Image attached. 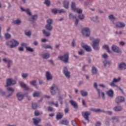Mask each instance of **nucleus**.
<instances>
[{"label": "nucleus", "mask_w": 126, "mask_h": 126, "mask_svg": "<svg viewBox=\"0 0 126 126\" xmlns=\"http://www.w3.org/2000/svg\"><path fill=\"white\" fill-rule=\"evenodd\" d=\"M91 111H92L93 112H94V113H98L99 112H101L102 113H107L108 114V115H112L113 113L112 111H105L104 110H101L100 109H94V108H91Z\"/></svg>", "instance_id": "nucleus-8"}, {"label": "nucleus", "mask_w": 126, "mask_h": 126, "mask_svg": "<svg viewBox=\"0 0 126 126\" xmlns=\"http://www.w3.org/2000/svg\"><path fill=\"white\" fill-rule=\"evenodd\" d=\"M103 63H104V66H106L107 64H109V65H110L111 64V62L107 61H103Z\"/></svg>", "instance_id": "nucleus-43"}, {"label": "nucleus", "mask_w": 126, "mask_h": 126, "mask_svg": "<svg viewBox=\"0 0 126 126\" xmlns=\"http://www.w3.org/2000/svg\"><path fill=\"white\" fill-rule=\"evenodd\" d=\"M121 80V77H119L118 78H114L113 79V81L110 83V86L112 87H115L116 85H115V82H119Z\"/></svg>", "instance_id": "nucleus-16"}, {"label": "nucleus", "mask_w": 126, "mask_h": 126, "mask_svg": "<svg viewBox=\"0 0 126 126\" xmlns=\"http://www.w3.org/2000/svg\"><path fill=\"white\" fill-rule=\"evenodd\" d=\"M48 105H54V106H56L57 108L59 107V104H58V102L56 103H54V101H48Z\"/></svg>", "instance_id": "nucleus-33"}, {"label": "nucleus", "mask_w": 126, "mask_h": 126, "mask_svg": "<svg viewBox=\"0 0 126 126\" xmlns=\"http://www.w3.org/2000/svg\"><path fill=\"white\" fill-rule=\"evenodd\" d=\"M7 91H10V92H14V89L11 88H7Z\"/></svg>", "instance_id": "nucleus-52"}, {"label": "nucleus", "mask_w": 126, "mask_h": 126, "mask_svg": "<svg viewBox=\"0 0 126 126\" xmlns=\"http://www.w3.org/2000/svg\"><path fill=\"white\" fill-rule=\"evenodd\" d=\"M107 94L109 97H113L114 96V92L112 90H109L107 92Z\"/></svg>", "instance_id": "nucleus-25"}, {"label": "nucleus", "mask_w": 126, "mask_h": 126, "mask_svg": "<svg viewBox=\"0 0 126 126\" xmlns=\"http://www.w3.org/2000/svg\"><path fill=\"white\" fill-rule=\"evenodd\" d=\"M50 90L52 95H55L56 93H60V90H59L58 87L55 85H53V86L50 88Z\"/></svg>", "instance_id": "nucleus-4"}, {"label": "nucleus", "mask_w": 126, "mask_h": 126, "mask_svg": "<svg viewBox=\"0 0 126 126\" xmlns=\"http://www.w3.org/2000/svg\"><path fill=\"white\" fill-rule=\"evenodd\" d=\"M16 81L11 78L10 79H7V82H6V85L5 86L6 87L7 86H10V85H14V84H16Z\"/></svg>", "instance_id": "nucleus-9"}, {"label": "nucleus", "mask_w": 126, "mask_h": 126, "mask_svg": "<svg viewBox=\"0 0 126 126\" xmlns=\"http://www.w3.org/2000/svg\"><path fill=\"white\" fill-rule=\"evenodd\" d=\"M116 27H119L120 28H123V27H125L126 25L124 23L122 22H118L116 25Z\"/></svg>", "instance_id": "nucleus-19"}, {"label": "nucleus", "mask_w": 126, "mask_h": 126, "mask_svg": "<svg viewBox=\"0 0 126 126\" xmlns=\"http://www.w3.org/2000/svg\"><path fill=\"white\" fill-rule=\"evenodd\" d=\"M41 56L42 57L43 59H45L46 60H47V59H49V58H50V54L45 53L41 55Z\"/></svg>", "instance_id": "nucleus-31"}, {"label": "nucleus", "mask_w": 126, "mask_h": 126, "mask_svg": "<svg viewBox=\"0 0 126 126\" xmlns=\"http://www.w3.org/2000/svg\"><path fill=\"white\" fill-rule=\"evenodd\" d=\"M113 110L115 112H121V111H122V107H121V106H115L113 108Z\"/></svg>", "instance_id": "nucleus-28"}, {"label": "nucleus", "mask_w": 126, "mask_h": 126, "mask_svg": "<svg viewBox=\"0 0 126 126\" xmlns=\"http://www.w3.org/2000/svg\"><path fill=\"white\" fill-rule=\"evenodd\" d=\"M5 37L6 39H9L10 38V34L9 33L5 34Z\"/></svg>", "instance_id": "nucleus-53"}, {"label": "nucleus", "mask_w": 126, "mask_h": 126, "mask_svg": "<svg viewBox=\"0 0 126 126\" xmlns=\"http://www.w3.org/2000/svg\"><path fill=\"white\" fill-rule=\"evenodd\" d=\"M81 46L82 48L85 49L87 52H91V51H92V50L91 49V47L86 45H84V43H81Z\"/></svg>", "instance_id": "nucleus-14"}, {"label": "nucleus", "mask_w": 126, "mask_h": 126, "mask_svg": "<svg viewBox=\"0 0 126 126\" xmlns=\"http://www.w3.org/2000/svg\"><path fill=\"white\" fill-rule=\"evenodd\" d=\"M69 123V122H68V121L66 120H63L60 122V124L61 125H64V126H68Z\"/></svg>", "instance_id": "nucleus-26"}, {"label": "nucleus", "mask_w": 126, "mask_h": 126, "mask_svg": "<svg viewBox=\"0 0 126 126\" xmlns=\"http://www.w3.org/2000/svg\"><path fill=\"white\" fill-rule=\"evenodd\" d=\"M112 50L113 51V52H115V53H120L121 52V50H120V48L119 47H117L116 45H113L112 47Z\"/></svg>", "instance_id": "nucleus-17"}, {"label": "nucleus", "mask_w": 126, "mask_h": 126, "mask_svg": "<svg viewBox=\"0 0 126 126\" xmlns=\"http://www.w3.org/2000/svg\"><path fill=\"white\" fill-rule=\"evenodd\" d=\"M40 96V93L39 92H34L33 94V97H39Z\"/></svg>", "instance_id": "nucleus-44"}, {"label": "nucleus", "mask_w": 126, "mask_h": 126, "mask_svg": "<svg viewBox=\"0 0 126 126\" xmlns=\"http://www.w3.org/2000/svg\"><path fill=\"white\" fill-rule=\"evenodd\" d=\"M82 115L83 118L86 120V121H88V123H89V116H90V113L89 111L86 112H82Z\"/></svg>", "instance_id": "nucleus-10"}, {"label": "nucleus", "mask_w": 126, "mask_h": 126, "mask_svg": "<svg viewBox=\"0 0 126 126\" xmlns=\"http://www.w3.org/2000/svg\"><path fill=\"white\" fill-rule=\"evenodd\" d=\"M71 7L72 10H73L75 12H77V13H82V10H81V9H79L75 7V3H74V2H72Z\"/></svg>", "instance_id": "nucleus-6"}, {"label": "nucleus", "mask_w": 126, "mask_h": 126, "mask_svg": "<svg viewBox=\"0 0 126 126\" xmlns=\"http://www.w3.org/2000/svg\"><path fill=\"white\" fill-rule=\"evenodd\" d=\"M94 88H95L96 89L97 93H98L99 96H100V95H101V92H100V90H99L97 88V83H94Z\"/></svg>", "instance_id": "nucleus-34"}, {"label": "nucleus", "mask_w": 126, "mask_h": 126, "mask_svg": "<svg viewBox=\"0 0 126 126\" xmlns=\"http://www.w3.org/2000/svg\"><path fill=\"white\" fill-rule=\"evenodd\" d=\"M92 73H93V74H95L97 73V69H96L95 67L93 66L92 67Z\"/></svg>", "instance_id": "nucleus-40"}, {"label": "nucleus", "mask_w": 126, "mask_h": 126, "mask_svg": "<svg viewBox=\"0 0 126 126\" xmlns=\"http://www.w3.org/2000/svg\"><path fill=\"white\" fill-rule=\"evenodd\" d=\"M20 85L21 87H22V88L25 89V90H29V87H27L26 84H24V83L20 82Z\"/></svg>", "instance_id": "nucleus-18"}, {"label": "nucleus", "mask_w": 126, "mask_h": 126, "mask_svg": "<svg viewBox=\"0 0 126 126\" xmlns=\"http://www.w3.org/2000/svg\"><path fill=\"white\" fill-rule=\"evenodd\" d=\"M63 72L64 74V75L67 77V78H69L70 77V72L68 71L67 70V68L66 67H64L63 69Z\"/></svg>", "instance_id": "nucleus-11"}, {"label": "nucleus", "mask_w": 126, "mask_h": 126, "mask_svg": "<svg viewBox=\"0 0 126 126\" xmlns=\"http://www.w3.org/2000/svg\"><path fill=\"white\" fill-rule=\"evenodd\" d=\"M71 123H72V126H77V123H76V121H75V120L72 121Z\"/></svg>", "instance_id": "nucleus-50"}, {"label": "nucleus", "mask_w": 126, "mask_h": 126, "mask_svg": "<svg viewBox=\"0 0 126 126\" xmlns=\"http://www.w3.org/2000/svg\"><path fill=\"white\" fill-rule=\"evenodd\" d=\"M84 54V51L83 50H81L80 52H78V54L80 56H82Z\"/></svg>", "instance_id": "nucleus-57"}, {"label": "nucleus", "mask_w": 126, "mask_h": 126, "mask_svg": "<svg viewBox=\"0 0 126 126\" xmlns=\"http://www.w3.org/2000/svg\"><path fill=\"white\" fill-rule=\"evenodd\" d=\"M13 23L16 25H19V24L21 23V21L19 19H17L16 20L14 21Z\"/></svg>", "instance_id": "nucleus-39"}, {"label": "nucleus", "mask_w": 126, "mask_h": 126, "mask_svg": "<svg viewBox=\"0 0 126 126\" xmlns=\"http://www.w3.org/2000/svg\"><path fill=\"white\" fill-rule=\"evenodd\" d=\"M22 76L24 78H26V77L28 76V74H27V73H23V74H22Z\"/></svg>", "instance_id": "nucleus-55"}, {"label": "nucleus", "mask_w": 126, "mask_h": 126, "mask_svg": "<svg viewBox=\"0 0 126 126\" xmlns=\"http://www.w3.org/2000/svg\"><path fill=\"white\" fill-rule=\"evenodd\" d=\"M63 113H58L57 114L56 119L57 120H61V119H62V118H63Z\"/></svg>", "instance_id": "nucleus-27"}, {"label": "nucleus", "mask_w": 126, "mask_h": 126, "mask_svg": "<svg viewBox=\"0 0 126 126\" xmlns=\"http://www.w3.org/2000/svg\"><path fill=\"white\" fill-rule=\"evenodd\" d=\"M42 32H43V34H45V35L46 37H49V36H50V35H51V33L50 32H46L45 30H43L42 31Z\"/></svg>", "instance_id": "nucleus-35"}, {"label": "nucleus", "mask_w": 126, "mask_h": 126, "mask_svg": "<svg viewBox=\"0 0 126 126\" xmlns=\"http://www.w3.org/2000/svg\"><path fill=\"white\" fill-rule=\"evenodd\" d=\"M69 103L71 104V105H72V106H73V107L75 109H76V108H77V103L76 102H75V101H74L72 100H70L69 101Z\"/></svg>", "instance_id": "nucleus-21"}, {"label": "nucleus", "mask_w": 126, "mask_h": 126, "mask_svg": "<svg viewBox=\"0 0 126 126\" xmlns=\"http://www.w3.org/2000/svg\"><path fill=\"white\" fill-rule=\"evenodd\" d=\"M112 120L113 121V123H116V122H118V121H119V119L116 117H113Z\"/></svg>", "instance_id": "nucleus-56"}, {"label": "nucleus", "mask_w": 126, "mask_h": 126, "mask_svg": "<svg viewBox=\"0 0 126 126\" xmlns=\"http://www.w3.org/2000/svg\"><path fill=\"white\" fill-rule=\"evenodd\" d=\"M32 120L33 121V124H34L35 126H37L38 124H39V123L41 122V119L39 118H37V119L33 118Z\"/></svg>", "instance_id": "nucleus-23"}, {"label": "nucleus", "mask_w": 126, "mask_h": 126, "mask_svg": "<svg viewBox=\"0 0 126 126\" xmlns=\"http://www.w3.org/2000/svg\"><path fill=\"white\" fill-rule=\"evenodd\" d=\"M22 47H27V44L23 43L21 44Z\"/></svg>", "instance_id": "nucleus-63"}, {"label": "nucleus", "mask_w": 126, "mask_h": 126, "mask_svg": "<svg viewBox=\"0 0 126 126\" xmlns=\"http://www.w3.org/2000/svg\"><path fill=\"white\" fill-rule=\"evenodd\" d=\"M78 18H79V19H84V15H83L82 14H80L78 16Z\"/></svg>", "instance_id": "nucleus-48"}, {"label": "nucleus", "mask_w": 126, "mask_h": 126, "mask_svg": "<svg viewBox=\"0 0 126 126\" xmlns=\"http://www.w3.org/2000/svg\"><path fill=\"white\" fill-rule=\"evenodd\" d=\"M75 19H76V21L75 22V25H77L78 24V19H77L76 17V18H75Z\"/></svg>", "instance_id": "nucleus-61"}, {"label": "nucleus", "mask_w": 126, "mask_h": 126, "mask_svg": "<svg viewBox=\"0 0 126 126\" xmlns=\"http://www.w3.org/2000/svg\"><path fill=\"white\" fill-rule=\"evenodd\" d=\"M49 112H53V108L51 107H48Z\"/></svg>", "instance_id": "nucleus-64"}, {"label": "nucleus", "mask_w": 126, "mask_h": 126, "mask_svg": "<svg viewBox=\"0 0 126 126\" xmlns=\"http://www.w3.org/2000/svg\"><path fill=\"white\" fill-rule=\"evenodd\" d=\"M103 48L105 50H106V51H107V52H108V53H109V54H111V51H110V49H109V46H108V45H104L103 46Z\"/></svg>", "instance_id": "nucleus-37"}, {"label": "nucleus", "mask_w": 126, "mask_h": 126, "mask_svg": "<svg viewBox=\"0 0 126 126\" xmlns=\"http://www.w3.org/2000/svg\"><path fill=\"white\" fill-rule=\"evenodd\" d=\"M81 33L83 36L89 37L90 36V30L88 28H83L82 29Z\"/></svg>", "instance_id": "nucleus-5"}, {"label": "nucleus", "mask_w": 126, "mask_h": 126, "mask_svg": "<svg viewBox=\"0 0 126 126\" xmlns=\"http://www.w3.org/2000/svg\"><path fill=\"white\" fill-rule=\"evenodd\" d=\"M21 9L22 11H26V13L28 15H31V12H30V11L29 10V9H27L26 10L24 9L23 8L21 7Z\"/></svg>", "instance_id": "nucleus-30"}, {"label": "nucleus", "mask_w": 126, "mask_h": 126, "mask_svg": "<svg viewBox=\"0 0 126 126\" xmlns=\"http://www.w3.org/2000/svg\"><path fill=\"white\" fill-rule=\"evenodd\" d=\"M34 115L35 116H39V115H40V112H39L38 111H35L34 112Z\"/></svg>", "instance_id": "nucleus-60"}, {"label": "nucleus", "mask_w": 126, "mask_h": 126, "mask_svg": "<svg viewBox=\"0 0 126 126\" xmlns=\"http://www.w3.org/2000/svg\"><path fill=\"white\" fill-rule=\"evenodd\" d=\"M52 11L54 14H57V13H62V12L64 13L65 11L64 9L58 10L57 9H53Z\"/></svg>", "instance_id": "nucleus-15"}, {"label": "nucleus", "mask_w": 126, "mask_h": 126, "mask_svg": "<svg viewBox=\"0 0 126 126\" xmlns=\"http://www.w3.org/2000/svg\"><path fill=\"white\" fill-rule=\"evenodd\" d=\"M125 101V97L123 96H118L115 99V102L117 104H119V103H121L122 102H124Z\"/></svg>", "instance_id": "nucleus-13"}, {"label": "nucleus", "mask_w": 126, "mask_h": 126, "mask_svg": "<svg viewBox=\"0 0 126 126\" xmlns=\"http://www.w3.org/2000/svg\"><path fill=\"white\" fill-rule=\"evenodd\" d=\"M102 57L103 58V59H107L108 58V55L107 54H104L102 55Z\"/></svg>", "instance_id": "nucleus-58"}, {"label": "nucleus", "mask_w": 126, "mask_h": 126, "mask_svg": "<svg viewBox=\"0 0 126 126\" xmlns=\"http://www.w3.org/2000/svg\"><path fill=\"white\" fill-rule=\"evenodd\" d=\"M69 56V54L68 52L65 53L64 55L59 56L58 57V59L60 60V61H63L64 63H67L68 62V57Z\"/></svg>", "instance_id": "nucleus-2"}, {"label": "nucleus", "mask_w": 126, "mask_h": 126, "mask_svg": "<svg viewBox=\"0 0 126 126\" xmlns=\"http://www.w3.org/2000/svg\"><path fill=\"white\" fill-rule=\"evenodd\" d=\"M37 103H34L32 104V108L33 110H35V109H37Z\"/></svg>", "instance_id": "nucleus-46"}, {"label": "nucleus", "mask_w": 126, "mask_h": 126, "mask_svg": "<svg viewBox=\"0 0 126 126\" xmlns=\"http://www.w3.org/2000/svg\"><path fill=\"white\" fill-rule=\"evenodd\" d=\"M30 84L33 85V86H36V81H32L30 82Z\"/></svg>", "instance_id": "nucleus-51"}, {"label": "nucleus", "mask_w": 126, "mask_h": 126, "mask_svg": "<svg viewBox=\"0 0 126 126\" xmlns=\"http://www.w3.org/2000/svg\"><path fill=\"white\" fill-rule=\"evenodd\" d=\"M92 20L93 21H94V22H97L98 20V17H93L91 18Z\"/></svg>", "instance_id": "nucleus-47"}, {"label": "nucleus", "mask_w": 126, "mask_h": 126, "mask_svg": "<svg viewBox=\"0 0 126 126\" xmlns=\"http://www.w3.org/2000/svg\"><path fill=\"white\" fill-rule=\"evenodd\" d=\"M43 47L44 49H51V50H53V48L50 45L44 44Z\"/></svg>", "instance_id": "nucleus-36"}, {"label": "nucleus", "mask_w": 126, "mask_h": 126, "mask_svg": "<svg viewBox=\"0 0 126 126\" xmlns=\"http://www.w3.org/2000/svg\"><path fill=\"white\" fill-rule=\"evenodd\" d=\"M69 4V2L66 0H64L63 3V5L65 8H68Z\"/></svg>", "instance_id": "nucleus-29"}, {"label": "nucleus", "mask_w": 126, "mask_h": 126, "mask_svg": "<svg viewBox=\"0 0 126 126\" xmlns=\"http://www.w3.org/2000/svg\"><path fill=\"white\" fill-rule=\"evenodd\" d=\"M19 44V43L17 41L14 39H12L10 41H8L6 42V46H10V48H11V49L17 47Z\"/></svg>", "instance_id": "nucleus-1"}, {"label": "nucleus", "mask_w": 126, "mask_h": 126, "mask_svg": "<svg viewBox=\"0 0 126 126\" xmlns=\"http://www.w3.org/2000/svg\"><path fill=\"white\" fill-rule=\"evenodd\" d=\"M119 67L121 69H126V64L125 63H121L119 64Z\"/></svg>", "instance_id": "nucleus-24"}, {"label": "nucleus", "mask_w": 126, "mask_h": 126, "mask_svg": "<svg viewBox=\"0 0 126 126\" xmlns=\"http://www.w3.org/2000/svg\"><path fill=\"white\" fill-rule=\"evenodd\" d=\"M3 61L5 62V63H7V67L8 68H9V67H10V64H11L12 63V61H10V60H6V59H3Z\"/></svg>", "instance_id": "nucleus-20"}, {"label": "nucleus", "mask_w": 126, "mask_h": 126, "mask_svg": "<svg viewBox=\"0 0 126 126\" xmlns=\"http://www.w3.org/2000/svg\"><path fill=\"white\" fill-rule=\"evenodd\" d=\"M99 43H100V39L97 38L93 41L92 47L94 50L98 51L99 50Z\"/></svg>", "instance_id": "nucleus-3"}, {"label": "nucleus", "mask_w": 126, "mask_h": 126, "mask_svg": "<svg viewBox=\"0 0 126 126\" xmlns=\"http://www.w3.org/2000/svg\"><path fill=\"white\" fill-rule=\"evenodd\" d=\"M27 51H28V52H31V53H33L34 50H33V49L30 48V47H27Z\"/></svg>", "instance_id": "nucleus-49"}, {"label": "nucleus", "mask_w": 126, "mask_h": 126, "mask_svg": "<svg viewBox=\"0 0 126 126\" xmlns=\"http://www.w3.org/2000/svg\"><path fill=\"white\" fill-rule=\"evenodd\" d=\"M47 24L45 26V28L47 29V30H49V31H51V30L53 29V27L51 26L52 23H53V20L51 19L47 20Z\"/></svg>", "instance_id": "nucleus-7"}, {"label": "nucleus", "mask_w": 126, "mask_h": 126, "mask_svg": "<svg viewBox=\"0 0 126 126\" xmlns=\"http://www.w3.org/2000/svg\"><path fill=\"white\" fill-rule=\"evenodd\" d=\"M69 17L70 19H74L76 18V16H74L72 14H69Z\"/></svg>", "instance_id": "nucleus-45"}, {"label": "nucleus", "mask_w": 126, "mask_h": 126, "mask_svg": "<svg viewBox=\"0 0 126 126\" xmlns=\"http://www.w3.org/2000/svg\"><path fill=\"white\" fill-rule=\"evenodd\" d=\"M108 17H109V19H110V20H113L115 19V18L114 17V15H109Z\"/></svg>", "instance_id": "nucleus-54"}, {"label": "nucleus", "mask_w": 126, "mask_h": 126, "mask_svg": "<svg viewBox=\"0 0 126 126\" xmlns=\"http://www.w3.org/2000/svg\"><path fill=\"white\" fill-rule=\"evenodd\" d=\"M24 96H26V94H23L22 93H18L17 94V97L19 101H21V100H23V98H24Z\"/></svg>", "instance_id": "nucleus-12"}, {"label": "nucleus", "mask_w": 126, "mask_h": 126, "mask_svg": "<svg viewBox=\"0 0 126 126\" xmlns=\"http://www.w3.org/2000/svg\"><path fill=\"white\" fill-rule=\"evenodd\" d=\"M46 79L47 80H50V79H52V78H53L52 75H51V73L49 71L46 72Z\"/></svg>", "instance_id": "nucleus-22"}, {"label": "nucleus", "mask_w": 126, "mask_h": 126, "mask_svg": "<svg viewBox=\"0 0 126 126\" xmlns=\"http://www.w3.org/2000/svg\"><path fill=\"white\" fill-rule=\"evenodd\" d=\"M25 35H26V36H31L32 32H31V31H25Z\"/></svg>", "instance_id": "nucleus-41"}, {"label": "nucleus", "mask_w": 126, "mask_h": 126, "mask_svg": "<svg viewBox=\"0 0 126 126\" xmlns=\"http://www.w3.org/2000/svg\"><path fill=\"white\" fill-rule=\"evenodd\" d=\"M101 126V123L97 122L95 124V126Z\"/></svg>", "instance_id": "nucleus-62"}, {"label": "nucleus", "mask_w": 126, "mask_h": 126, "mask_svg": "<svg viewBox=\"0 0 126 126\" xmlns=\"http://www.w3.org/2000/svg\"><path fill=\"white\" fill-rule=\"evenodd\" d=\"M44 3L46 4L47 6H49L51 4V1L49 0H45Z\"/></svg>", "instance_id": "nucleus-42"}, {"label": "nucleus", "mask_w": 126, "mask_h": 126, "mask_svg": "<svg viewBox=\"0 0 126 126\" xmlns=\"http://www.w3.org/2000/svg\"><path fill=\"white\" fill-rule=\"evenodd\" d=\"M37 17H38V16H37V15H34L32 16V18H29V21H34V20H36V19H37Z\"/></svg>", "instance_id": "nucleus-32"}, {"label": "nucleus", "mask_w": 126, "mask_h": 126, "mask_svg": "<svg viewBox=\"0 0 126 126\" xmlns=\"http://www.w3.org/2000/svg\"><path fill=\"white\" fill-rule=\"evenodd\" d=\"M69 111V108H68V107H66L64 109V112L65 113V114H67Z\"/></svg>", "instance_id": "nucleus-59"}, {"label": "nucleus", "mask_w": 126, "mask_h": 126, "mask_svg": "<svg viewBox=\"0 0 126 126\" xmlns=\"http://www.w3.org/2000/svg\"><path fill=\"white\" fill-rule=\"evenodd\" d=\"M81 94L83 97H85L88 95V93L86 92H84V91H81Z\"/></svg>", "instance_id": "nucleus-38"}]
</instances>
